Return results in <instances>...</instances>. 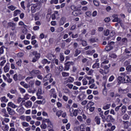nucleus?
Here are the masks:
<instances>
[{"mask_svg":"<svg viewBox=\"0 0 131 131\" xmlns=\"http://www.w3.org/2000/svg\"><path fill=\"white\" fill-rule=\"evenodd\" d=\"M40 8H41V3L40 2H38L36 4H34L31 6V13L34 14L36 12V10H40Z\"/></svg>","mask_w":131,"mask_h":131,"instance_id":"nucleus-1","label":"nucleus"},{"mask_svg":"<svg viewBox=\"0 0 131 131\" xmlns=\"http://www.w3.org/2000/svg\"><path fill=\"white\" fill-rule=\"evenodd\" d=\"M30 76H32L33 78H35L38 75V74H41L40 71L39 70H33L32 71L29 72Z\"/></svg>","mask_w":131,"mask_h":131,"instance_id":"nucleus-2","label":"nucleus"},{"mask_svg":"<svg viewBox=\"0 0 131 131\" xmlns=\"http://www.w3.org/2000/svg\"><path fill=\"white\" fill-rule=\"evenodd\" d=\"M43 123H47L48 127H50V128H53V124L52 122L49 119H45L42 120Z\"/></svg>","mask_w":131,"mask_h":131,"instance_id":"nucleus-3","label":"nucleus"},{"mask_svg":"<svg viewBox=\"0 0 131 131\" xmlns=\"http://www.w3.org/2000/svg\"><path fill=\"white\" fill-rule=\"evenodd\" d=\"M71 65H73V62L72 61H67L65 64H64V69L65 70L68 71L70 69V66Z\"/></svg>","mask_w":131,"mask_h":131,"instance_id":"nucleus-4","label":"nucleus"},{"mask_svg":"<svg viewBox=\"0 0 131 131\" xmlns=\"http://www.w3.org/2000/svg\"><path fill=\"white\" fill-rule=\"evenodd\" d=\"M16 111L19 114V115H22V114H24V112H25V108L23 107H21L19 108H17Z\"/></svg>","mask_w":131,"mask_h":131,"instance_id":"nucleus-5","label":"nucleus"},{"mask_svg":"<svg viewBox=\"0 0 131 131\" xmlns=\"http://www.w3.org/2000/svg\"><path fill=\"white\" fill-rule=\"evenodd\" d=\"M24 105L26 108H31V107H32V102L28 101L26 102H25Z\"/></svg>","mask_w":131,"mask_h":131,"instance_id":"nucleus-6","label":"nucleus"},{"mask_svg":"<svg viewBox=\"0 0 131 131\" xmlns=\"http://www.w3.org/2000/svg\"><path fill=\"white\" fill-rule=\"evenodd\" d=\"M106 120L107 122H114V121H115V119L113 118V117L112 116L108 115L106 117Z\"/></svg>","mask_w":131,"mask_h":131,"instance_id":"nucleus-7","label":"nucleus"},{"mask_svg":"<svg viewBox=\"0 0 131 131\" xmlns=\"http://www.w3.org/2000/svg\"><path fill=\"white\" fill-rule=\"evenodd\" d=\"M51 78H52V74H48L43 78V81L44 82L48 81V80H50Z\"/></svg>","mask_w":131,"mask_h":131,"instance_id":"nucleus-8","label":"nucleus"},{"mask_svg":"<svg viewBox=\"0 0 131 131\" xmlns=\"http://www.w3.org/2000/svg\"><path fill=\"white\" fill-rule=\"evenodd\" d=\"M4 72L7 73V72H9L10 70V63L7 62L6 66L4 68Z\"/></svg>","mask_w":131,"mask_h":131,"instance_id":"nucleus-9","label":"nucleus"},{"mask_svg":"<svg viewBox=\"0 0 131 131\" xmlns=\"http://www.w3.org/2000/svg\"><path fill=\"white\" fill-rule=\"evenodd\" d=\"M124 83H131L130 79L128 76H124Z\"/></svg>","mask_w":131,"mask_h":131,"instance_id":"nucleus-10","label":"nucleus"},{"mask_svg":"<svg viewBox=\"0 0 131 131\" xmlns=\"http://www.w3.org/2000/svg\"><path fill=\"white\" fill-rule=\"evenodd\" d=\"M7 111L10 115H15V111L10 107H7Z\"/></svg>","mask_w":131,"mask_h":131,"instance_id":"nucleus-11","label":"nucleus"},{"mask_svg":"<svg viewBox=\"0 0 131 131\" xmlns=\"http://www.w3.org/2000/svg\"><path fill=\"white\" fill-rule=\"evenodd\" d=\"M74 81V78L70 76L68 79L64 82V84H66V83H68V82H73Z\"/></svg>","mask_w":131,"mask_h":131,"instance_id":"nucleus-12","label":"nucleus"},{"mask_svg":"<svg viewBox=\"0 0 131 131\" xmlns=\"http://www.w3.org/2000/svg\"><path fill=\"white\" fill-rule=\"evenodd\" d=\"M8 25L9 27L11 28V30H13V31L15 30V27L16 26V24H15V23L10 22L8 24Z\"/></svg>","mask_w":131,"mask_h":131,"instance_id":"nucleus-13","label":"nucleus"},{"mask_svg":"<svg viewBox=\"0 0 131 131\" xmlns=\"http://www.w3.org/2000/svg\"><path fill=\"white\" fill-rule=\"evenodd\" d=\"M94 121L99 125L101 123V118H100L99 117L96 116L94 119Z\"/></svg>","mask_w":131,"mask_h":131,"instance_id":"nucleus-14","label":"nucleus"},{"mask_svg":"<svg viewBox=\"0 0 131 131\" xmlns=\"http://www.w3.org/2000/svg\"><path fill=\"white\" fill-rule=\"evenodd\" d=\"M118 83H124V77L122 76H119L118 77Z\"/></svg>","mask_w":131,"mask_h":131,"instance_id":"nucleus-15","label":"nucleus"},{"mask_svg":"<svg viewBox=\"0 0 131 131\" xmlns=\"http://www.w3.org/2000/svg\"><path fill=\"white\" fill-rule=\"evenodd\" d=\"M0 100L2 102V103H7L8 101H9V99H7V97L6 96H3L0 98Z\"/></svg>","mask_w":131,"mask_h":131,"instance_id":"nucleus-16","label":"nucleus"},{"mask_svg":"<svg viewBox=\"0 0 131 131\" xmlns=\"http://www.w3.org/2000/svg\"><path fill=\"white\" fill-rule=\"evenodd\" d=\"M125 6L127 9L128 13H131V4L127 3L125 4Z\"/></svg>","mask_w":131,"mask_h":131,"instance_id":"nucleus-17","label":"nucleus"},{"mask_svg":"<svg viewBox=\"0 0 131 131\" xmlns=\"http://www.w3.org/2000/svg\"><path fill=\"white\" fill-rule=\"evenodd\" d=\"M67 108H69L70 109V116H71L72 117H73V116H74V113H72V112H71V109L72 110V111H73V108H70V105L69 104H67Z\"/></svg>","mask_w":131,"mask_h":131,"instance_id":"nucleus-18","label":"nucleus"},{"mask_svg":"<svg viewBox=\"0 0 131 131\" xmlns=\"http://www.w3.org/2000/svg\"><path fill=\"white\" fill-rule=\"evenodd\" d=\"M66 21V18L65 17H62L59 23L60 25H64V24H65Z\"/></svg>","mask_w":131,"mask_h":131,"instance_id":"nucleus-19","label":"nucleus"},{"mask_svg":"<svg viewBox=\"0 0 131 131\" xmlns=\"http://www.w3.org/2000/svg\"><path fill=\"white\" fill-rule=\"evenodd\" d=\"M8 106L9 107H11V108H17V107H18V106L15 105V104L13 103L12 102H9L8 104Z\"/></svg>","mask_w":131,"mask_h":131,"instance_id":"nucleus-20","label":"nucleus"},{"mask_svg":"<svg viewBox=\"0 0 131 131\" xmlns=\"http://www.w3.org/2000/svg\"><path fill=\"white\" fill-rule=\"evenodd\" d=\"M21 13V10L17 9L14 11L13 16L14 17H16L17 15H19Z\"/></svg>","mask_w":131,"mask_h":131,"instance_id":"nucleus-21","label":"nucleus"},{"mask_svg":"<svg viewBox=\"0 0 131 131\" xmlns=\"http://www.w3.org/2000/svg\"><path fill=\"white\" fill-rule=\"evenodd\" d=\"M89 41H90L91 43H94V42L98 41V38L96 37L91 38L90 39H89Z\"/></svg>","mask_w":131,"mask_h":131,"instance_id":"nucleus-22","label":"nucleus"},{"mask_svg":"<svg viewBox=\"0 0 131 131\" xmlns=\"http://www.w3.org/2000/svg\"><path fill=\"white\" fill-rule=\"evenodd\" d=\"M111 107V104H106L105 105H104L103 107V109L104 110H107V109L110 108Z\"/></svg>","mask_w":131,"mask_h":131,"instance_id":"nucleus-23","label":"nucleus"},{"mask_svg":"<svg viewBox=\"0 0 131 131\" xmlns=\"http://www.w3.org/2000/svg\"><path fill=\"white\" fill-rule=\"evenodd\" d=\"M81 53V51L80 50H78V49H76L75 51V54L74 55V57H77L79 54Z\"/></svg>","mask_w":131,"mask_h":131,"instance_id":"nucleus-24","label":"nucleus"},{"mask_svg":"<svg viewBox=\"0 0 131 131\" xmlns=\"http://www.w3.org/2000/svg\"><path fill=\"white\" fill-rule=\"evenodd\" d=\"M59 59L61 62H63V61L65 60V57L64 56V55H63V53H60Z\"/></svg>","mask_w":131,"mask_h":131,"instance_id":"nucleus-25","label":"nucleus"},{"mask_svg":"<svg viewBox=\"0 0 131 131\" xmlns=\"http://www.w3.org/2000/svg\"><path fill=\"white\" fill-rule=\"evenodd\" d=\"M121 112L122 114H124L126 112V106L123 105L121 108Z\"/></svg>","mask_w":131,"mask_h":131,"instance_id":"nucleus-26","label":"nucleus"},{"mask_svg":"<svg viewBox=\"0 0 131 131\" xmlns=\"http://www.w3.org/2000/svg\"><path fill=\"white\" fill-rule=\"evenodd\" d=\"M105 50L106 52H110L111 50H113V47H110L109 45L105 47Z\"/></svg>","mask_w":131,"mask_h":131,"instance_id":"nucleus-27","label":"nucleus"},{"mask_svg":"<svg viewBox=\"0 0 131 131\" xmlns=\"http://www.w3.org/2000/svg\"><path fill=\"white\" fill-rule=\"evenodd\" d=\"M10 93H11V94H12V95H17V94H18V92H17V90L16 89H11L10 91Z\"/></svg>","mask_w":131,"mask_h":131,"instance_id":"nucleus-28","label":"nucleus"},{"mask_svg":"<svg viewBox=\"0 0 131 131\" xmlns=\"http://www.w3.org/2000/svg\"><path fill=\"white\" fill-rule=\"evenodd\" d=\"M113 22H118V23H119V24H120V23H121V19L118 18V17H116L115 18L113 19Z\"/></svg>","mask_w":131,"mask_h":131,"instance_id":"nucleus-29","label":"nucleus"},{"mask_svg":"<svg viewBox=\"0 0 131 131\" xmlns=\"http://www.w3.org/2000/svg\"><path fill=\"white\" fill-rule=\"evenodd\" d=\"M41 63L42 64H50L51 62L49 61V60H48V59H43V60H42Z\"/></svg>","mask_w":131,"mask_h":131,"instance_id":"nucleus-30","label":"nucleus"},{"mask_svg":"<svg viewBox=\"0 0 131 131\" xmlns=\"http://www.w3.org/2000/svg\"><path fill=\"white\" fill-rule=\"evenodd\" d=\"M104 33V35H105V36H108V35L109 34H110V30L107 29L106 30H104L103 32Z\"/></svg>","mask_w":131,"mask_h":131,"instance_id":"nucleus-31","label":"nucleus"},{"mask_svg":"<svg viewBox=\"0 0 131 131\" xmlns=\"http://www.w3.org/2000/svg\"><path fill=\"white\" fill-rule=\"evenodd\" d=\"M21 125L24 127H28V126H29V123H27L26 122H21Z\"/></svg>","mask_w":131,"mask_h":131,"instance_id":"nucleus-32","label":"nucleus"},{"mask_svg":"<svg viewBox=\"0 0 131 131\" xmlns=\"http://www.w3.org/2000/svg\"><path fill=\"white\" fill-rule=\"evenodd\" d=\"M119 93H120V94H126V90H122V89L120 88L118 90Z\"/></svg>","mask_w":131,"mask_h":131,"instance_id":"nucleus-33","label":"nucleus"},{"mask_svg":"<svg viewBox=\"0 0 131 131\" xmlns=\"http://www.w3.org/2000/svg\"><path fill=\"white\" fill-rule=\"evenodd\" d=\"M123 119L124 120H128L129 119V116L127 114H125L123 117Z\"/></svg>","mask_w":131,"mask_h":131,"instance_id":"nucleus-34","label":"nucleus"},{"mask_svg":"<svg viewBox=\"0 0 131 131\" xmlns=\"http://www.w3.org/2000/svg\"><path fill=\"white\" fill-rule=\"evenodd\" d=\"M61 75H62V76L63 77H67V76H69L70 75V74L69 73H66L65 72H63L62 73H61Z\"/></svg>","mask_w":131,"mask_h":131,"instance_id":"nucleus-35","label":"nucleus"},{"mask_svg":"<svg viewBox=\"0 0 131 131\" xmlns=\"http://www.w3.org/2000/svg\"><path fill=\"white\" fill-rule=\"evenodd\" d=\"M8 9L9 10H11V11H14V10H16V9H17V7H16L13 5H11V6H10L8 7Z\"/></svg>","mask_w":131,"mask_h":131,"instance_id":"nucleus-36","label":"nucleus"},{"mask_svg":"<svg viewBox=\"0 0 131 131\" xmlns=\"http://www.w3.org/2000/svg\"><path fill=\"white\" fill-rule=\"evenodd\" d=\"M34 57L38 60L40 58V53H38L37 52H36Z\"/></svg>","mask_w":131,"mask_h":131,"instance_id":"nucleus-37","label":"nucleus"},{"mask_svg":"<svg viewBox=\"0 0 131 131\" xmlns=\"http://www.w3.org/2000/svg\"><path fill=\"white\" fill-rule=\"evenodd\" d=\"M108 46H110V47H112V48H113V46H114V45H115V42L114 41H108L107 43Z\"/></svg>","mask_w":131,"mask_h":131,"instance_id":"nucleus-38","label":"nucleus"},{"mask_svg":"<svg viewBox=\"0 0 131 131\" xmlns=\"http://www.w3.org/2000/svg\"><path fill=\"white\" fill-rule=\"evenodd\" d=\"M42 90L41 88H39L37 91L36 95H42Z\"/></svg>","mask_w":131,"mask_h":131,"instance_id":"nucleus-39","label":"nucleus"},{"mask_svg":"<svg viewBox=\"0 0 131 131\" xmlns=\"http://www.w3.org/2000/svg\"><path fill=\"white\" fill-rule=\"evenodd\" d=\"M48 126V125H47V124L45 123H43L41 125H40V127L41 128H43V129H46V128H47V127Z\"/></svg>","mask_w":131,"mask_h":131,"instance_id":"nucleus-40","label":"nucleus"},{"mask_svg":"<svg viewBox=\"0 0 131 131\" xmlns=\"http://www.w3.org/2000/svg\"><path fill=\"white\" fill-rule=\"evenodd\" d=\"M123 124L124 125V127L126 128L128 127V121H123Z\"/></svg>","mask_w":131,"mask_h":131,"instance_id":"nucleus-41","label":"nucleus"},{"mask_svg":"<svg viewBox=\"0 0 131 131\" xmlns=\"http://www.w3.org/2000/svg\"><path fill=\"white\" fill-rule=\"evenodd\" d=\"M99 63H95L93 64L92 68H93V69H95V68H99Z\"/></svg>","mask_w":131,"mask_h":131,"instance_id":"nucleus-42","label":"nucleus"},{"mask_svg":"<svg viewBox=\"0 0 131 131\" xmlns=\"http://www.w3.org/2000/svg\"><path fill=\"white\" fill-rule=\"evenodd\" d=\"M19 92H20V93H21V94H24L26 92V90H25V89H24L22 88H19Z\"/></svg>","mask_w":131,"mask_h":131,"instance_id":"nucleus-43","label":"nucleus"},{"mask_svg":"<svg viewBox=\"0 0 131 131\" xmlns=\"http://www.w3.org/2000/svg\"><path fill=\"white\" fill-rule=\"evenodd\" d=\"M126 70L128 72H131V65H128L126 67Z\"/></svg>","mask_w":131,"mask_h":131,"instance_id":"nucleus-44","label":"nucleus"},{"mask_svg":"<svg viewBox=\"0 0 131 131\" xmlns=\"http://www.w3.org/2000/svg\"><path fill=\"white\" fill-rule=\"evenodd\" d=\"M35 84H36L37 86H39L40 84H41V82L39 81L38 80H36Z\"/></svg>","mask_w":131,"mask_h":131,"instance_id":"nucleus-45","label":"nucleus"},{"mask_svg":"<svg viewBox=\"0 0 131 131\" xmlns=\"http://www.w3.org/2000/svg\"><path fill=\"white\" fill-rule=\"evenodd\" d=\"M85 15L87 17H92V12L90 11L86 12Z\"/></svg>","mask_w":131,"mask_h":131,"instance_id":"nucleus-46","label":"nucleus"},{"mask_svg":"<svg viewBox=\"0 0 131 131\" xmlns=\"http://www.w3.org/2000/svg\"><path fill=\"white\" fill-rule=\"evenodd\" d=\"M61 114H62V111L59 110L57 112H56V115L58 116V117H59L61 116Z\"/></svg>","mask_w":131,"mask_h":131,"instance_id":"nucleus-47","label":"nucleus"},{"mask_svg":"<svg viewBox=\"0 0 131 131\" xmlns=\"http://www.w3.org/2000/svg\"><path fill=\"white\" fill-rule=\"evenodd\" d=\"M26 121H27L28 122H29V121H30V120H31V117L30 116H27L26 117Z\"/></svg>","mask_w":131,"mask_h":131,"instance_id":"nucleus-48","label":"nucleus"},{"mask_svg":"<svg viewBox=\"0 0 131 131\" xmlns=\"http://www.w3.org/2000/svg\"><path fill=\"white\" fill-rule=\"evenodd\" d=\"M45 69H46V72L47 73H49V72H50V71L51 70V68H50V67H49V66H46Z\"/></svg>","mask_w":131,"mask_h":131,"instance_id":"nucleus-49","label":"nucleus"},{"mask_svg":"<svg viewBox=\"0 0 131 131\" xmlns=\"http://www.w3.org/2000/svg\"><path fill=\"white\" fill-rule=\"evenodd\" d=\"M114 78H115V77H114V76L112 75L110 78L108 79V81L110 82H112L113 81V80H114Z\"/></svg>","mask_w":131,"mask_h":131,"instance_id":"nucleus-50","label":"nucleus"},{"mask_svg":"<svg viewBox=\"0 0 131 131\" xmlns=\"http://www.w3.org/2000/svg\"><path fill=\"white\" fill-rule=\"evenodd\" d=\"M93 4L95 6H96V7H99V2L96 0L93 1Z\"/></svg>","mask_w":131,"mask_h":131,"instance_id":"nucleus-51","label":"nucleus"},{"mask_svg":"<svg viewBox=\"0 0 131 131\" xmlns=\"http://www.w3.org/2000/svg\"><path fill=\"white\" fill-rule=\"evenodd\" d=\"M72 15L73 16H78V12L77 10H74L73 12H72Z\"/></svg>","mask_w":131,"mask_h":131,"instance_id":"nucleus-52","label":"nucleus"},{"mask_svg":"<svg viewBox=\"0 0 131 131\" xmlns=\"http://www.w3.org/2000/svg\"><path fill=\"white\" fill-rule=\"evenodd\" d=\"M99 115L100 117H101L102 119H103V121H104V120L105 119V116L103 115V112H101V113L99 114Z\"/></svg>","mask_w":131,"mask_h":131,"instance_id":"nucleus-53","label":"nucleus"},{"mask_svg":"<svg viewBox=\"0 0 131 131\" xmlns=\"http://www.w3.org/2000/svg\"><path fill=\"white\" fill-rule=\"evenodd\" d=\"M65 47H66V42H63L61 43V49H65Z\"/></svg>","mask_w":131,"mask_h":131,"instance_id":"nucleus-54","label":"nucleus"},{"mask_svg":"<svg viewBox=\"0 0 131 131\" xmlns=\"http://www.w3.org/2000/svg\"><path fill=\"white\" fill-rule=\"evenodd\" d=\"M13 78L15 81H17V80H18V76L17 75V74L14 75Z\"/></svg>","mask_w":131,"mask_h":131,"instance_id":"nucleus-55","label":"nucleus"},{"mask_svg":"<svg viewBox=\"0 0 131 131\" xmlns=\"http://www.w3.org/2000/svg\"><path fill=\"white\" fill-rule=\"evenodd\" d=\"M5 46H3L1 48H0V53L4 54V49H5Z\"/></svg>","mask_w":131,"mask_h":131,"instance_id":"nucleus-56","label":"nucleus"},{"mask_svg":"<svg viewBox=\"0 0 131 131\" xmlns=\"http://www.w3.org/2000/svg\"><path fill=\"white\" fill-rule=\"evenodd\" d=\"M83 85H86L88 84V81L86 79H83L82 80Z\"/></svg>","mask_w":131,"mask_h":131,"instance_id":"nucleus-57","label":"nucleus"},{"mask_svg":"<svg viewBox=\"0 0 131 131\" xmlns=\"http://www.w3.org/2000/svg\"><path fill=\"white\" fill-rule=\"evenodd\" d=\"M6 62H7L6 60L2 61L0 63V66H1V67L4 66Z\"/></svg>","mask_w":131,"mask_h":131,"instance_id":"nucleus-58","label":"nucleus"},{"mask_svg":"<svg viewBox=\"0 0 131 131\" xmlns=\"http://www.w3.org/2000/svg\"><path fill=\"white\" fill-rule=\"evenodd\" d=\"M21 63H22V60H19L17 62H16V65H17V66H18L19 67H20Z\"/></svg>","mask_w":131,"mask_h":131,"instance_id":"nucleus-59","label":"nucleus"},{"mask_svg":"<svg viewBox=\"0 0 131 131\" xmlns=\"http://www.w3.org/2000/svg\"><path fill=\"white\" fill-rule=\"evenodd\" d=\"M82 45L83 47H86V46H88V43L86 42V41L82 40Z\"/></svg>","mask_w":131,"mask_h":131,"instance_id":"nucleus-60","label":"nucleus"},{"mask_svg":"<svg viewBox=\"0 0 131 131\" xmlns=\"http://www.w3.org/2000/svg\"><path fill=\"white\" fill-rule=\"evenodd\" d=\"M62 99H63V101H65V102H67V101H68V97L67 96H66V95H64L62 97Z\"/></svg>","mask_w":131,"mask_h":131,"instance_id":"nucleus-61","label":"nucleus"},{"mask_svg":"<svg viewBox=\"0 0 131 131\" xmlns=\"http://www.w3.org/2000/svg\"><path fill=\"white\" fill-rule=\"evenodd\" d=\"M74 116H76L78 114V110H75L73 112Z\"/></svg>","mask_w":131,"mask_h":131,"instance_id":"nucleus-62","label":"nucleus"},{"mask_svg":"<svg viewBox=\"0 0 131 131\" xmlns=\"http://www.w3.org/2000/svg\"><path fill=\"white\" fill-rule=\"evenodd\" d=\"M59 0H51V4H57L58 3Z\"/></svg>","mask_w":131,"mask_h":131,"instance_id":"nucleus-63","label":"nucleus"},{"mask_svg":"<svg viewBox=\"0 0 131 131\" xmlns=\"http://www.w3.org/2000/svg\"><path fill=\"white\" fill-rule=\"evenodd\" d=\"M73 47L74 49H76L78 47V43L77 42L74 43Z\"/></svg>","mask_w":131,"mask_h":131,"instance_id":"nucleus-64","label":"nucleus"}]
</instances>
